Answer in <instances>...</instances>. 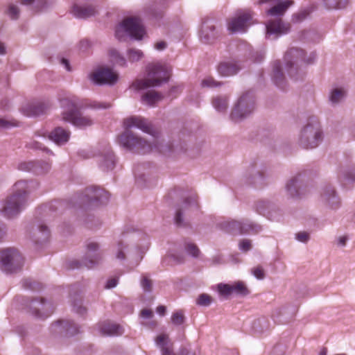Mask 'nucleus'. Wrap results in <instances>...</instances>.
<instances>
[{"mask_svg": "<svg viewBox=\"0 0 355 355\" xmlns=\"http://www.w3.org/2000/svg\"><path fill=\"white\" fill-rule=\"evenodd\" d=\"M146 78L137 79L131 85V88L139 91L159 86L169 78V68L161 63H151L147 66Z\"/></svg>", "mask_w": 355, "mask_h": 355, "instance_id": "20e7f679", "label": "nucleus"}, {"mask_svg": "<svg viewBox=\"0 0 355 355\" xmlns=\"http://www.w3.org/2000/svg\"><path fill=\"white\" fill-rule=\"evenodd\" d=\"M166 47V43L164 41H159L155 44V48L158 51H162Z\"/></svg>", "mask_w": 355, "mask_h": 355, "instance_id": "e2e57ef3", "label": "nucleus"}, {"mask_svg": "<svg viewBox=\"0 0 355 355\" xmlns=\"http://www.w3.org/2000/svg\"><path fill=\"white\" fill-rule=\"evenodd\" d=\"M302 182L299 177H294L290 179L286 184V190L288 195L291 198L299 197L301 195L300 189Z\"/></svg>", "mask_w": 355, "mask_h": 355, "instance_id": "b1692460", "label": "nucleus"}, {"mask_svg": "<svg viewBox=\"0 0 355 355\" xmlns=\"http://www.w3.org/2000/svg\"><path fill=\"white\" fill-rule=\"evenodd\" d=\"M232 286V293L236 295H247L249 293L248 289L242 282H236Z\"/></svg>", "mask_w": 355, "mask_h": 355, "instance_id": "e433bc0d", "label": "nucleus"}, {"mask_svg": "<svg viewBox=\"0 0 355 355\" xmlns=\"http://www.w3.org/2000/svg\"><path fill=\"white\" fill-rule=\"evenodd\" d=\"M293 1H286L281 2L268 10V14L272 16H282L284 14L288 8L291 6Z\"/></svg>", "mask_w": 355, "mask_h": 355, "instance_id": "7c9ffc66", "label": "nucleus"}, {"mask_svg": "<svg viewBox=\"0 0 355 355\" xmlns=\"http://www.w3.org/2000/svg\"><path fill=\"white\" fill-rule=\"evenodd\" d=\"M49 235L48 227L43 223L38 224L33 231V238L35 242H44L49 239Z\"/></svg>", "mask_w": 355, "mask_h": 355, "instance_id": "a878e982", "label": "nucleus"}, {"mask_svg": "<svg viewBox=\"0 0 355 355\" xmlns=\"http://www.w3.org/2000/svg\"><path fill=\"white\" fill-rule=\"evenodd\" d=\"M85 197L87 201L93 205H98L107 202L110 198V194L104 189L89 187L85 191Z\"/></svg>", "mask_w": 355, "mask_h": 355, "instance_id": "2eb2a0df", "label": "nucleus"}, {"mask_svg": "<svg viewBox=\"0 0 355 355\" xmlns=\"http://www.w3.org/2000/svg\"><path fill=\"white\" fill-rule=\"evenodd\" d=\"M90 80L98 85H114L119 80V74L112 69L100 67L89 75Z\"/></svg>", "mask_w": 355, "mask_h": 355, "instance_id": "9b49d317", "label": "nucleus"}, {"mask_svg": "<svg viewBox=\"0 0 355 355\" xmlns=\"http://www.w3.org/2000/svg\"><path fill=\"white\" fill-rule=\"evenodd\" d=\"M295 238L300 242L306 243L309 240V235L305 232H302L296 234Z\"/></svg>", "mask_w": 355, "mask_h": 355, "instance_id": "5fc2aeb1", "label": "nucleus"}, {"mask_svg": "<svg viewBox=\"0 0 355 355\" xmlns=\"http://www.w3.org/2000/svg\"><path fill=\"white\" fill-rule=\"evenodd\" d=\"M74 310L76 312L83 315L86 312V309L81 305L79 306H74Z\"/></svg>", "mask_w": 355, "mask_h": 355, "instance_id": "0e129e2a", "label": "nucleus"}, {"mask_svg": "<svg viewBox=\"0 0 355 355\" xmlns=\"http://www.w3.org/2000/svg\"><path fill=\"white\" fill-rule=\"evenodd\" d=\"M109 56L111 62H114L121 67L127 66V61L125 58L120 54V53L114 49H112L109 51Z\"/></svg>", "mask_w": 355, "mask_h": 355, "instance_id": "473e14b6", "label": "nucleus"}, {"mask_svg": "<svg viewBox=\"0 0 355 355\" xmlns=\"http://www.w3.org/2000/svg\"><path fill=\"white\" fill-rule=\"evenodd\" d=\"M141 286L145 292H150L153 284L151 280L146 275H144L141 280Z\"/></svg>", "mask_w": 355, "mask_h": 355, "instance_id": "49530a36", "label": "nucleus"}, {"mask_svg": "<svg viewBox=\"0 0 355 355\" xmlns=\"http://www.w3.org/2000/svg\"><path fill=\"white\" fill-rule=\"evenodd\" d=\"M128 59L131 62H135L140 60L143 56V52L139 49H129L127 51Z\"/></svg>", "mask_w": 355, "mask_h": 355, "instance_id": "4c0bfd02", "label": "nucleus"}, {"mask_svg": "<svg viewBox=\"0 0 355 355\" xmlns=\"http://www.w3.org/2000/svg\"><path fill=\"white\" fill-rule=\"evenodd\" d=\"M6 13L12 19H17L19 15V10L17 6L10 4L8 7Z\"/></svg>", "mask_w": 355, "mask_h": 355, "instance_id": "c03bdc74", "label": "nucleus"}, {"mask_svg": "<svg viewBox=\"0 0 355 355\" xmlns=\"http://www.w3.org/2000/svg\"><path fill=\"white\" fill-rule=\"evenodd\" d=\"M218 291L220 295L225 296H227L232 294V286L231 284H219L218 285Z\"/></svg>", "mask_w": 355, "mask_h": 355, "instance_id": "a18cd8bd", "label": "nucleus"}, {"mask_svg": "<svg viewBox=\"0 0 355 355\" xmlns=\"http://www.w3.org/2000/svg\"><path fill=\"white\" fill-rule=\"evenodd\" d=\"M254 109V97L251 93L246 92L241 96L235 103L230 117L234 121H241L250 115Z\"/></svg>", "mask_w": 355, "mask_h": 355, "instance_id": "1a4fd4ad", "label": "nucleus"}, {"mask_svg": "<svg viewBox=\"0 0 355 355\" xmlns=\"http://www.w3.org/2000/svg\"><path fill=\"white\" fill-rule=\"evenodd\" d=\"M251 272L258 279H263L265 277L264 270L260 266L252 268Z\"/></svg>", "mask_w": 355, "mask_h": 355, "instance_id": "09e8293b", "label": "nucleus"}, {"mask_svg": "<svg viewBox=\"0 0 355 355\" xmlns=\"http://www.w3.org/2000/svg\"><path fill=\"white\" fill-rule=\"evenodd\" d=\"M269 322L265 318H259L253 322V329L255 332L262 333L269 329Z\"/></svg>", "mask_w": 355, "mask_h": 355, "instance_id": "c9c22d12", "label": "nucleus"}, {"mask_svg": "<svg viewBox=\"0 0 355 355\" xmlns=\"http://www.w3.org/2000/svg\"><path fill=\"white\" fill-rule=\"evenodd\" d=\"M189 350L187 347H182L179 349L178 354H175V355H189Z\"/></svg>", "mask_w": 355, "mask_h": 355, "instance_id": "338daca9", "label": "nucleus"}, {"mask_svg": "<svg viewBox=\"0 0 355 355\" xmlns=\"http://www.w3.org/2000/svg\"><path fill=\"white\" fill-rule=\"evenodd\" d=\"M36 185L33 182L19 180L13 187V193L0 202V212L5 217L12 218L19 214L27 205L28 194Z\"/></svg>", "mask_w": 355, "mask_h": 355, "instance_id": "f03ea898", "label": "nucleus"}, {"mask_svg": "<svg viewBox=\"0 0 355 355\" xmlns=\"http://www.w3.org/2000/svg\"><path fill=\"white\" fill-rule=\"evenodd\" d=\"M307 12L306 11L300 12L294 16V20L296 22L301 21L306 18Z\"/></svg>", "mask_w": 355, "mask_h": 355, "instance_id": "bf43d9fd", "label": "nucleus"}, {"mask_svg": "<svg viewBox=\"0 0 355 355\" xmlns=\"http://www.w3.org/2000/svg\"><path fill=\"white\" fill-rule=\"evenodd\" d=\"M145 31L141 21L137 17H129L123 21L115 31L116 37L121 40L125 35H129L135 40H141Z\"/></svg>", "mask_w": 355, "mask_h": 355, "instance_id": "0eeeda50", "label": "nucleus"}, {"mask_svg": "<svg viewBox=\"0 0 355 355\" xmlns=\"http://www.w3.org/2000/svg\"><path fill=\"white\" fill-rule=\"evenodd\" d=\"M60 106L62 109L61 119L63 121L70 123L80 128H85L93 125L94 120L90 116L83 115L80 112L82 104L78 98L72 96L62 98Z\"/></svg>", "mask_w": 355, "mask_h": 355, "instance_id": "7ed1b4c3", "label": "nucleus"}, {"mask_svg": "<svg viewBox=\"0 0 355 355\" xmlns=\"http://www.w3.org/2000/svg\"><path fill=\"white\" fill-rule=\"evenodd\" d=\"M200 38L205 44L212 42L216 38L214 26L208 22L204 23L200 33Z\"/></svg>", "mask_w": 355, "mask_h": 355, "instance_id": "4be33fe9", "label": "nucleus"}, {"mask_svg": "<svg viewBox=\"0 0 355 355\" xmlns=\"http://www.w3.org/2000/svg\"><path fill=\"white\" fill-rule=\"evenodd\" d=\"M70 137V132L61 127L55 128L49 135V137L58 145H63L67 143Z\"/></svg>", "mask_w": 355, "mask_h": 355, "instance_id": "5701e85b", "label": "nucleus"}, {"mask_svg": "<svg viewBox=\"0 0 355 355\" xmlns=\"http://www.w3.org/2000/svg\"><path fill=\"white\" fill-rule=\"evenodd\" d=\"M98 331L102 336H120L124 332L123 328L116 323L104 322L98 324Z\"/></svg>", "mask_w": 355, "mask_h": 355, "instance_id": "aec40b11", "label": "nucleus"}, {"mask_svg": "<svg viewBox=\"0 0 355 355\" xmlns=\"http://www.w3.org/2000/svg\"><path fill=\"white\" fill-rule=\"evenodd\" d=\"M24 259L15 248H6L0 250V268L6 273L17 271L22 266Z\"/></svg>", "mask_w": 355, "mask_h": 355, "instance_id": "6e6552de", "label": "nucleus"}, {"mask_svg": "<svg viewBox=\"0 0 355 355\" xmlns=\"http://www.w3.org/2000/svg\"><path fill=\"white\" fill-rule=\"evenodd\" d=\"M240 69V67L234 62H224L218 67V73L223 76H230L236 74Z\"/></svg>", "mask_w": 355, "mask_h": 355, "instance_id": "393cba45", "label": "nucleus"}, {"mask_svg": "<svg viewBox=\"0 0 355 355\" xmlns=\"http://www.w3.org/2000/svg\"><path fill=\"white\" fill-rule=\"evenodd\" d=\"M164 96L155 90H149L141 96V101L144 104L153 106L163 99Z\"/></svg>", "mask_w": 355, "mask_h": 355, "instance_id": "cd10ccee", "label": "nucleus"}, {"mask_svg": "<svg viewBox=\"0 0 355 355\" xmlns=\"http://www.w3.org/2000/svg\"><path fill=\"white\" fill-rule=\"evenodd\" d=\"M325 4L329 8L342 9L345 8L348 4V0H324Z\"/></svg>", "mask_w": 355, "mask_h": 355, "instance_id": "58836bf2", "label": "nucleus"}, {"mask_svg": "<svg viewBox=\"0 0 355 355\" xmlns=\"http://www.w3.org/2000/svg\"><path fill=\"white\" fill-rule=\"evenodd\" d=\"M340 181L343 184H348L355 182V168L343 169L340 175Z\"/></svg>", "mask_w": 355, "mask_h": 355, "instance_id": "f704fd0d", "label": "nucleus"}, {"mask_svg": "<svg viewBox=\"0 0 355 355\" xmlns=\"http://www.w3.org/2000/svg\"><path fill=\"white\" fill-rule=\"evenodd\" d=\"M323 139V132L319 121L311 117L301 128L298 135V144L303 148H316Z\"/></svg>", "mask_w": 355, "mask_h": 355, "instance_id": "423d86ee", "label": "nucleus"}, {"mask_svg": "<svg viewBox=\"0 0 355 355\" xmlns=\"http://www.w3.org/2000/svg\"><path fill=\"white\" fill-rule=\"evenodd\" d=\"M154 341L160 349L162 355H175L173 352V343L168 334L161 333L155 338Z\"/></svg>", "mask_w": 355, "mask_h": 355, "instance_id": "a211bd4d", "label": "nucleus"}, {"mask_svg": "<svg viewBox=\"0 0 355 355\" xmlns=\"http://www.w3.org/2000/svg\"><path fill=\"white\" fill-rule=\"evenodd\" d=\"M282 71L283 67L279 62H276L273 66L272 80L275 85L281 89L284 88V78Z\"/></svg>", "mask_w": 355, "mask_h": 355, "instance_id": "c85d7f7f", "label": "nucleus"}, {"mask_svg": "<svg viewBox=\"0 0 355 355\" xmlns=\"http://www.w3.org/2000/svg\"><path fill=\"white\" fill-rule=\"evenodd\" d=\"M157 313L160 315H164L166 312V306H159L157 308Z\"/></svg>", "mask_w": 355, "mask_h": 355, "instance_id": "774afa93", "label": "nucleus"}, {"mask_svg": "<svg viewBox=\"0 0 355 355\" xmlns=\"http://www.w3.org/2000/svg\"><path fill=\"white\" fill-rule=\"evenodd\" d=\"M348 237L347 236H340L337 239V244L339 246L344 247L346 245Z\"/></svg>", "mask_w": 355, "mask_h": 355, "instance_id": "052dcab7", "label": "nucleus"}, {"mask_svg": "<svg viewBox=\"0 0 355 355\" xmlns=\"http://www.w3.org/2000/svg\"><path fill=\"white\" fill-rule=\"evenodd\" d=\"M182 215V210L181 209L177 210L175 216V221L176 225L178 226H182L184 225Z\"/></svg>", "mask_w": 355, "mask_h": 355, "instance_id": "4d7b16f0", "label": "nucleus"}, {"mask_svg": "<svg viewBox=\"0 0 355 355\" xmlns=\"http://www.w3.org/2000/svg\"><path fill=\"white\" fill-rule=\"evenodd\" d=\"M71 13L76 18L87 19L98 14L96 6L92 5H80L73 3L71 6Z\"/></svg>", "mask_w": 355, "mask_h": 355, "instance_id": "f3484780", "label": "nucleus"}, {"mask_svg": "<svg viewBox=\"0 0 355 355\" xmlns=\"http://www.w3.org/2000/svg\"><path fill=\"white\" fill-rule=\"evenodd\" d=\"M125 130L119 135V143L134 153L145 154L159 149L158 132L151 123L141 116H132L123 121Z\"/></svg>", "mask_w": 355, "mask_h": 355, "instance_id": "f257e3e1", "label": "nucleus"}, {"mask_svg": "<svg viewBox=\"0 0 355 355\" xmlns=\"http://www.w3.org/2000/svg\"><path fill=\"white\" fill-rule=\"evenodd\" d=\"M38 167V166L33 162H24L21 163L19 165V168L22 171H31L35 170V168Z\"/></svg>", "mask_w": 355, "mask_h": 355, "instance_id": "8fccbe9b", "label": "nucleus"}, {"mask_svg": "<svg viewBox=\"0 0 355 355\" xmlns=\"http://www.w3.org/2000/svg\"><path fill=\"white\" fill-rule=\"evenodd\" d=\"M100 166L103 171H111L114 168L115 159L113 153L107 150L101 156Z\"/></svg>", "mask_w": 355, "mask_h": 355, "instance_id": "bb28decb", "label": "nucleus"}, {"mask_svg": "<svg viewBox=\"0 0 355 355\" xmlns=\"http://www.w3.org/2000/svg\"><path fill=\"white\" fill-rule=\"evenodd\" d=\"M184 315L181 311H175L171 315V322L174 325H181L184 322Z\"/></svg>", "mask_w": 355, "mask_h": 355, "instance_id": "ea45409f", "label": "nucleus"}, {"mask_svg": "<svg viewBox=\"0 0 355 355\" xmlns=\"http://www.w3.org/2000/svg\"><path fill=\"white\" fill-rule=\"evenodd\" d=\"M61 326L64 327H67V326L69 324V322H59ZM70 325V327L69 328H67V332L69 334H74L78 332V330H77V327H75V324H69Z\"/></svg>", "mask_w": 355, "mask_h": 355, "instance_id": "864d4df0", "label": "nucleus"}, {"mask_svg": "<svg viewBox=\"0 0 355 355\" xmlns=\"http://www.w3.org/2000/svg\"><path fill=\"white\" fill-rule=\"evenodd\" d=\"M345 96V91L343 88L336 87L331 89L329 94V101L332 104L341 102Z\"/></svg>", "mask_w": 355, "mask_h": 355, "instance_id": "2f4dec72", "label": "nucleus"}, {"mask_svg": "<svg viewBox=\"0 0 355 355\" xmlns=\"http://www.w3.org/2000/svg\"><path fill=\"white\" fill-rule=\"evenodd\" d=\"M87 252L83 259V264L88 268H93L101 263L104 252L100 249V245L95 241H89L87 245Z\"/></svg>", "mask_w": 355, "mask_h": 355, "instance_id": "f8f14e48", "label": "nucleus"}, {"mask_svg": "<svg viewBox=\"0 0 355 355\" xmlns=\"http://www.w3.org/2000/svg\"><path fill=\"white\" fill-rule=\"evenodd\" d=\"M141 316L146 319H150L153 316V312L150 309H143L141 312Z\"/></svg>", "mask_w": 355, "mask_h": 355, "instance_id": "13d9d810", "label": "nucleus"}, {"mask_svg": "<svg viewBox=\"0 0 355 355\" xmlns=\"http://www.w3.org/2000/svg\"><path fill=\"white\" fill-rule=\"evenodd\" d=\"M17 125V124L16 121L14 120L9 121V120H6V119L0 118V129L8 128L10 127L15 126Z\"/></svg>", "mask_w": 355, "mask_h": 355, "instance_id": "603ef678", "label": "nucleus"}, {"mask_svg": "<svg viewBox=\"0 0 355 355\" xmlns=\"http://www.w3.org/2000/svg\"><path fill=\"white\" fill-rule=\"evenodd\" d=\"M117 284H118V279H116V278L110 279L107 282L105 288H112L115 287L117 285Z\"/></svg>", "mask_w": 355, "mask_h": 355, "instance_id": "680f3d73", "label": "nucleus"}, {"mask_svg": "<svg viewBox=\"0 0 355 355\" xmlns=\"http://www.w3.org/2000/svg\"><path fill=\"white\" fill-rule=\"evenodd\" d=\"M212 105L218 112H225L228 106L227 98L225 96L215 97L212 101Z\"/></svg>", "mask_w": 355, "mask_h": 355, "instance_id": "72a5a7b5", "label": "nucleus"}, {"mask_svg": "<svg viewBox=\"0 0 355 355\" xmlns=\"http://www.w3.org/2000/svg\"><path fill=\"white\" fill-rule=\"evenodd\" d=\"M211 302V297L206 293L200 294L196 300L197 304L202 306H208Z\"/></svg>", "mask_w": 355, "mask_h": 355, "instance_id": "a19ab883", "label": "nucleus"}, {"mask_svg": "<svg viewBox=\"0 0 355 355\" xmlns=\"http://www.w3.org/2000/svg\"><path fill=\"white\" fill-rule=\"evenodd\" d=\"M252 15L250 11L245 10L237 13L227 23L228 31L234 33H243L253 24Z\"/></svg>", "mask_w": 355, "mask_h": 355, "instance_id": "9d476101", "label": "nucleus"}, {"mask_svg": "<svg viewBox=\"0 0 355 355\" xmlns=\"http://www.w3.org/2000/svg\"><path fill=\"white\" fill-rule=\"evenodd\" d=\"M128 250V245L123 241H119L113 248L112 253L116 259L123 261L126 259Z\"/></svg>", "mask_w": 355, "mask_h": 355, "instance_id": "c756f323", "label": "nucleus"}, {"mask_svg": "<svg viewBox=\"0 0 355 355\" xmlns=\"http://www.w3.org/2000/svg\"><path fill=\"white\" fill-rule=\"evenodd\" d=\"M196 199L194 198H187L184 202H183L184 207H187L189 205H190L191 203H195Z\"/></svg>", "mask_w": 355, "mask_h": 355, "instance_id": "69168bd1", "label": "nucleus"}, {"mask_svg": "<svg viewBox=\"0 0 355 355\" xmlns=\"http://www.w3.org/2000/svg\"><path fill=\"white\" fill-rule=\"evenodd\" d=\"M88 107L92 109H108L111 107V105L108 103L105 102H98V101H92L89 105Z\"/></svg>", "mask_w": 355, "mask_h": 355, "instance_id": "de8ad7c7", "label": "nucleus"}, {"mask_svg": "<svg viewBox=\"0 0 355 355\" xmlns=\"http://www.w3.org/2000/svg\"><path fill=\"white\" fill-rule=\"evenodd\" d=\"M321 202L331 209H337L340 206V200L336 192L331 186L324 187L320 195Z\"/></svg>", "mask_w": 355, "mask_h": 355, "instance_id": "4468645a", "label": "nucleus"}, {"mask_svg": "<svg viewBox=\"0 0 355 355\" xmlns=\"http://www.w3.org/2000/svg\"><path fill=\"white\" fill-rule=\"evenodd\" d=\"M40 170L38 171L37 168H35V172L38 173H44L48 172L51 168V164L48 162H42L40 166Z\"/></svg>", "mask_w": 355, "mask_h": 355, "instance_id": "6e6d98bb", "label": "nucleus"}, {"mask_svg": "<svg viewBox=\"0 0 355 355\" xmlns=\"http://www.w3.org/2000/svg\"><path fill=\"white\" fill-rule=\"evenodd\" d=\"M315 59V53L311 52L309 55L300 48H291L284 55V69L288 75L297 79L299 71L305 65L311 64Z\"/></svg>", "mask_w": 355, "mask_h": 355, "instance_id": "39448f33", "label": "nucleus"}, {"mask_svg": "<svg viewBox=\"0 0 355 355\" xmlns=\"http://www.w3.org/2000/svg\"><path fill=\"white\" fill-rule=\"evenodd\" d=\"M186 252L193 257H198L200 254V250L198 248L192 243H187L185 245Z\"/></svg>", "mask_w": 355, "mask_h": 355, "instance_id": "79ce46f5", "label": "nucleus"}, {"mask_svg": "<svg viewBox=\"0 0 355 355\" xmlns=\"http://www.w3.org/2000/svg\"><path fill=\"white\" fill-rule=\"evenodd\" d=\"M47 106L41 102L27 103L21 107L22 113L27 116H35L43 114Z\"/></svg>", "mask_w": 355, "mask_h": 355, "instance_id": "412c9836", "label": "nucleus"}, {"mask_svg": "<svg viewBox=\"0 0 355 355\" xmlns=\"http://www.w3.org/2000/svg\"><path fill=\"white\" fill-rule=\"evenodd\" d=\"M290 30V25L284 23L281 19L269 21L266 25V34L270 36L276 35L277 36L287 33Z\"/></svg>", "mask_w": 355, "mask_h": 355, "instance_id": "6ab92c4d", "label": "nucleus"}, {"mask_svg": "<svg viewBox=\"0 0 355 355\" xmlns=\"http://www.w3.org/2000/svg\"><path fill=\"white\" fill-rule=\"evenodd\" d=\"M228 228L232 234H257L262 230L260 225L248 220L230 221Z\"/></svg>", "mask_w": 355, "mask_h": 355, "instance_id": "ddd939ff", "label": "nucleus"}, {"mask_svg": "<svg viewBox=\"0 0 355 355\" xmlns=\"http://www.w3.org/2000/svg\"><path fill=\"white\" fill-rule=\"evenodd\" d=\"M220 85L219 82L216 81L212 77H206L201 82L202 87L214 88Z\"/></svg>", "mask_w": 355, "mask_h": 355, "instance_id": "37998d69", "label": "nucleus"}, {"mask_svg": "<svg viewBox=\"0 0 355 355\" xmlns=\"http://www.w3.org/2000/svg\"><path fill=\"white\" fill-rule=\"evenodd\" d=\"M30 307L33 314L42 319L47 318L53 312L51 304L44 301L43 299L33 301L31 303Z\"/></svg>", "mask_w": 355, "mask_h": 355, "instance_id": "dca6fc26", "label": "nucleus"}, {"mask_svg": "<svg viewBox=\"0 0 355 355\" xmlns=\"http://www.w3.org/2000/svg\"><path fill=\"white\" fill-rule=\"evenodd\" d=\"M252 248L251 241L243 239L239 243V249L243 252L249 251Z\"/></svg>", "mask_w": 355, "mask_h": 355, "instance_id": "3c124183", "label": "nucleus"}]
</instances>
